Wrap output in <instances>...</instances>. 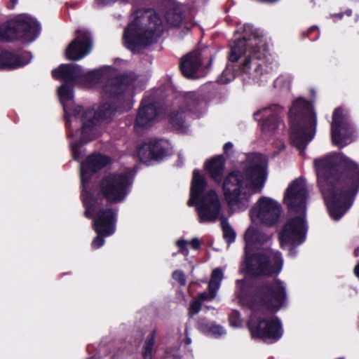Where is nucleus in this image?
Listing matches in <instances>:
<instances>
[{"label":"nucleus","instance_id":"nucleus-1","mask_svg":"<svg viewBox=\"0 0 359 359\" xmlns=\"http://www.w3.org/2000/svg\"><path fill=\"white\" fill-rule=\"evenodd\" d=\"M318 183L330 216L341 218L350 208L359 185V168L341 154L315 160Z\"/></svg>","mask_w":359,"mask_h":359},{"label":"nucleus","instance_id":"nucleus-2","mask_svg":"<svg viewBox=\"0 0 359 359\" xmlns=\"http://www.w3.org/2000/svg\"><path fill=\"white\" fill-rule=\"evenodd\" d=\"M100 77L108 78L102 89V97L106 100L97 111L86 109L81 121V139L90 141L98 136L97 126L102 121L110 119L117 110V103L123 100V94L135 82L137 76L134 73L118 74L114 69L104 72H95L89 74V79L97 81Z\"/></svg>","mask_w":359,"mask_h":359},{"label":"nucleus","instance_id":"nucleus-3","mask_svg":"<svg viewBox=\"0 0 359 359\" xmlns=\"http://www.w3.org/2000/svg\"><path fill=\"white\" fill-rule=\"evenodd\" d=\"M266 163L265 156L250 154L242 169L229 173L224 178L222 189L230 207L245 210L252 195L262 191L267 178Z\"/></svg>","mask_w":359,"mask_h":359},{"label":"nucleus","instance_id":"nucleus-4","mask_svg":"<svg viewBox=\"0 0 359 359\" xmlns=\"http://www.w3.org/2000/svg\"><path fill=\"white\" fill-rule=\"evenodd\" d=\"M163 32L161 19L152 9H138L125 28L123 40L128 48L137 51L155 43Z\"/></svg>","mask_w":359,"mask_h":359},{"label":"nucleus","instance_id":"nucleus-5","mask_svg":"<svg viewBox=\"0 0 359 359\" xmlns=\"http://www.w3.org/2000/svg\"><path fill=\"white\" fill-rule=\"evenodd\" d=\"M262 43V36L259 33L253 29L250 25H244L242 39L236 37L230 45L231 51L229 60L236 62L243 54H247L244 62L241 65L243 73L248 74L250 78L255 81H259L264 74L262 65L256 55L259 50V46Z\"/></svg>","mask_w":359,"mask_h":359},{"label":"nucleus","instance_id":"nucleus-6","mask_svg":"<svg viewBox=\"0 0 359 359\" xmlns=\"http://www.w3.org/2000/svg\"><path fill=\"white\" fill-rule=\"evenodd\" d=\"M289 118L291 142L302 153L315 135L317 125L316 114L309 102L299 98L290 108Z\"/></svg>","mask_w":359,"mask_h":359},{"label":"nucleus","instance_id":"nucleus-7","mask_svg":"<svg viewBox=\"0 0 359 359\" xmlns=\"http://www.w3.org/2000/svg\"><path fill=\"white\" fill-rule=\"evenodd\" d=\"M287 291L285 284L280 279L259 285L248 302L254 312H277L285 305Z\"/></svg>","mask_w":359,"mask_h":359},{"label":"nucleus","instance_id":"nucleus-8","mask_svg":"<svg viewBox=\"0 0 359 359\" xmlns=\"http://www.w3.org/2000/svg\"><path fill=\"white\" fill-rule=\"evenodd\" d=\"M246 267L248 272L255 276H273L278 275L282 269L283 259L279 252L268 250L246 254Z\"/></svg>","mask_w":359,"mask_h":359},{"label":"nucleus","instance_id":"nucleus-9","mask_svg":"<svg viewBox=\"0 0 359 359\" xmlns=\"http://www.w3.org/2000/svg\"><path fill=\"white\" fill-rule=\"evenodd\" d=\"M39 32L40 26L34 20L20 16L0 25V40L9 41L24 39L32 41Z\"/></svg>","mask_w":359,"mask_h":359},{"label":"nucleus","instance_id":"nucleus-10","mask_svg":"<svg viewBox=\"0 0 359 359\" xmlns=\"http://www.w3.org/2000/svg\"><path fill=\"white\" fill-rule=\"evenodd\" d=\"M130 184V176L128 173L109 174L100 181V193L109 203H118L126 197Z\"/></svg>","mask_w":359,"mask_h":359},{"label":"nucleus","instance_id":"nucleus-11","mask_svg":"<svg viewBox=\"0 0 359 359\" xmlns=\"http://www.w3.org/2000/svg\"><path fill=\"white\" fill-rule=\"evenodd\" d=\"M221 202L216 191L210 189L201 195L196 204L198 221L201 223L214 222L220 219Z\"/></svg>","mask_w":359,"mask_h":359},{"label":"nucleus","instance_id":"nucleus-12","mask_svg":"<svg viewBox=\"0 0 359 359\" xmlns=\"http://www.w3.org/2000/svg\"><path fill=\"white\" fill-rule=\"evenodd\" d=\"M281 212L280 204L273 199L266 196L261 197L250 211L252 218L256 217L260 222L269 226L278 222Z\"/></svg>","mask_w":359,"mask_h":359},{"label":"nucleus","instance_id":"nucleus-13","mask_svg":"<svg viewBox=\"0 0 359 359\" xmlns=\"http://www.w3.org/2000/svg\"><path fill=\"white\" fill-rule=\"evenodd\" d=\"M308 191L304 179L297 178L287 187L284 196V202L290 211L306 213V202Z\"/></svg>","mask_w":359,"mask_h":359},{"label":"nucleus","instance_id":"nucleus-14","mask_svg":"<svg viewBox=\"0 0 359 359\" xmlns=\"http://www.w3.org/2000/svg\"><path fill=\"white\" fill-rule=\"evenodd\" d=\"M306 227L303 217H294L286 222L280 231L279 240L281 247L290 244L297 245L302 243L306 236Z\"/></svg>","mask_w":359,"mask_h":359},{"label":"nucleus","instance_id":"nucleus-15","mask_svg":"<svg viewBox=\"0 0 359 359\" xmlns=\"http://www.w3.org/2000/svg\"><path fill=\"white\" fill-rule=\"evenodd\" d=\"M352 133L351 125L341 108L336 109L332 114L331 124L332 140L334 144L342 147Z\"/></svg>","mask_w":359,"mask_h":359},{"label":"nucleus","instance_id":"nucleus-16","mask_svg":"<svg viewBox=\"0 0 359 359\" xmlns=\"http://www.w3.org/2000/svg\"><path fill=\"white\" fill-rule=\"evenodd\" d=\"M117 210L108 205L97 210L93 219L95 230L97 234L112 235L116 229Z\"/></svg>","mask_w":359,"mask_h":359},{"label":"nucleus","instance_id":"nucleus-17","mask_svg":"<svg viewBox=\"0 0 359 359\" xmlns=\"http://www.w3.org/2000/svg\"><path fill=\"white\" fill-rule=\"evenodd\" d=\"M77 36L69 43L65 51V55L70 60H79L87 55L92 48L90 34L84 30H78Z\"/></svg>","mask_w":359,"mask_h":359},{"label":"nucleus","instance_id":"nucleus-18","mask_svg":"<svg viewBox=\"0 0 359 359\" xmlns=\"http://www.w3.org/2000/svg\"><path fill=\"white\" fill-rule=\"evenodd\" d=\"M223 278V273L219 268L215 269L211 274V278L208 283V292H202L198 297L194 299L189 305V311L192 313L199 312L202 303L206 300H211L215 297L217 291L220 286Z\"/></svg>","mask_w":359,"mask_h":359},{"label":"nucleus","instance_id":"nucleus-19","mask_svg":"<svg viewBox=\"0 0 359 359\" xmlns=\"http://www.w3.org/2000/svg\"><path fill=\"white\" fill-rule=\"evenodd\" d=\"M167 142L163 140L151 138L147 140L138 148L137 154L142 162L163 157L167 152Z\"/></svg>","mask_w":359,"mask_h":359},{"label":"nucleus","instance_id":"nucleus-20","mask_svg":"<svg viewBox=\"0 0 359 359\" xmlns=\"http://www.w3.org/2000/svg\"><path fill=\"white\" fill-rule=\"evenodd\" d=\"M160 113V109L156 103L143 101L138 109L135 126L137 128H147L151 126Z\"/></svg>","mask_w":359,"mask_h":359},{"label":"nucleus","instance_id":"nucleus-21","mask_svg":"<svg viewBox=\"0 0 359 359\" xmlns=\"http://www.w3.org/2000/svg\"><path fill=\"white\" fill-rule=\"evenodd\" d=\"M110 162L107 156L95 154L89 156L85 163L81 164V178L83 183L89 179V172H95Z\"/></svg>","mask_w":359,"mask_h":359},{"label":"nucleus","instance_id":"nucleus-22","mask_svg":"<svg viewBox=\"0 0 359 359\" xmlns=\"http://www.w3.org/2000/svg\"><path fill=\"white\" fill-rule=\"evenodd\" d=\"M31 60L29 53H17L4 50L0 53V67L15 69L28 64Z\"/></svg>","mask_w":359,"mask_h":359},{"label":"nucleus","instance_id":"nucleus-23","mask_svg":"<svg viewBox=\"0 0 359 359\" xmlns=\"http://www.w3.org/2000/svg\"><path fill=\"white\" fill-rule=\"evenodd\" d=\"M273 318H266L263 327V341L266 343H275L278 341L283 334V329L280 320L277 316Z\"/></svg>","mask_w":359,"mask_h":359},{"label":"nucleus","instance_id":"nucleus-24","mask_svg":"<svg viewBox=\"0 0 359 359\" xmlns=\"http://www.w3.org/2000/svg\"><path fill=\"white\" fill-rule=\"evenodd\" d=\"M201 65V53L196 50L185 55L181 62L182 74L187 78H191Z\"/></svg>","mask_w":359,"mask_h":359},{"label":"nucleus","instance_id":"nucleus-25","mask_svg":"<svg viewBox=\"0 0 359 359\" xmlns=\"http://www.w3.org/2000/svg\"><path fill=\"white\" fill-rule=\"evenodd\" d=\"M197 329L205 336L215 339H219L226 333L224 327L204 318L198 320Z\"/></svg>","mask_w":359,"mask_h":359},{"label":"nucleus","instance_id":"nucleus-26","mask_svg":"<svg viewBox=\"0 0 359 359\" xmlns=\"http://www.w3.org/2000/svg\"><path fill=\"white\" fill-rule=\"evenodd\" d=\"M55 79H62L69 82L74 81L82 75L79 66L72 64L61 65L58 69L52 72Z\"/></svg>","mask_w":359,"mask_h":359},{"label":"nucleus","instance_id":"nucleus-27","mask_svg":"<svg viewBox=\"0 0 359 359\" xmlns=\"http://www.w3.org/2000/svg\"><path fill=\"white\" fill-rule=\"evenodd\" d=\"M266 316H248L246 323L250 337L252 339H259L263 341V327L265 324Z\"/></svg>","mask_w":359,"mask_h":359},{"label":"nucleus","instance_id":"nucleus-28","mask_svg":"<svg viewBox=\"0 0 359 359\" xmlns=\"http://www.w3.org/2000/svg\"><path fill=\"white\" fill-rule=\"evenodd\" d=\"M212 179L217 183H220L222 179L225 163L222 156L212 158L206 165Z\"/></svg>","mask_w":359,"mask_h":359},{"label":"nucleus","instance_id":"nucleus-29","mask_svg":"<svg viewBox=\"0 0 359 359\" xmlns=\"http://www.w3.org/2000/svg\"><path fill=\"white\" fill-rule=\"evenodd\" d=\"M246 248L253 244H264L271 239V235L260 231L253 227H249L244 235Z\"/></svg>","mask_w":359,"mask_h":359},{"label":"nucleus","instance_id":"nucleus-30","mask_svg":"<svg viewBox=\"0 0 359 359\" xmlns=\"http://www.w3.org/2000/svg\"><path fill=\"white\" fill-rule=\"evenodd\" d=\"M207 185V182L205 177L201 175L199 171L194 170L193 177L191 186V192L194 196L203 195Z\"/></svg>","mask_w":359,"mask_h":359},{"label":"nucleus","instance_id":"nucleus-31","mask_svg":"<svg viewBox=\"0 0 359 359\" xmlns=\"http://www.w3.org/2000/svg\"><path fill=\"white\" fill-rule=\"evenodd\" d=\"M165 19L170 25L177 27L183 19L182 6L180 5H172L165 13Z\"/></svg>","mask_w":359,"mask_h":359},{"label":"nucleus","instance_id":"nucleus-32","mask_svg":"<svg viewBox=\"0 0 359 359\" xmlns=\"http://www.w3.org/2000/svg\"><path fill=\"white\" fill-rule=\"evenodd\" d=\"M156 332L152 330L147 337L142 347V355L143 359H152L154 353V346L155 344Z\"/></svg>","mask_w":359,"mask_h":359},{"label":"nucleus","instance_id":"nucleus-33","mask_svg":"<svg viewBox=\"0 0 359 359\" xmlns=\"http://www.w3.org/2000/svg\"><path fill=\"white\" fill-rule=\"evenodd\" d=\"M170 122L177 130H184L187 128L186 115L183 111L172 112L170 116Z\"/></svg>","mask_w":359,"mask_h":359},{"label":"nucleus","instance_id":"nucleus-34","mask_svg":"<svg viewBox=\"0 0 359 359\" xmlns=\"http://www.w3.org/2000/svg\"><path fill=\"white\" fill-rule=\"evenodd\" d=\"M279 118L276 114H273L263 120L262 130L265 133H270L277 128Z\"/></svg>","mask_w":359,"mask_h":359},{"label":"nucleus","instance_id":"nucleus-35","mask_svg":"<svg viewBox=\"0 0 359 359\" xmlns=\"http://www.w3.org/2000/svg\"><path fill=\"white\" fill-rule=\"evenodd\" d=\"M221 226L223 231L224 238L229 245L233 243L236 238V233L231 227L226 219L222 216L220 217Z\"/></svg>","mask_w":359,"mask_h":359},{"label":"nucleus","instance_id":"nucleus-36","mask_svg":"<svg viewBox=\"0 0 359 359\" xmlns=\"http://www.w3.org/2000/svg\"><path fill=\"white\" fill-rule=\"evenodd\" d=\"M202 99L199 95L195 93H189L185 98V102L188 110L191 111L199 104Z\"/></svg>","mask_w":359,"mask_h":359},{"label":"nucleus","instance_id":"nucleus-37","mask_svg":"<svg viewBox=\"0 0 359 359\" xmlns=\"http://www.w3.org/2000/svg\"><path fill=\"white\" fill-rule=\"evenodd\" d=\"M58 94L61 102L71 100L73 98V89L67 83H65L58 90Z\"/></svg>","mask_w":359,"mask_h":359},{"label":"nucleus","instance_id":"nucleus-38","mask_svg":"<svg viewBox=\"0 0 359 359\" xmlns=\"http://www.w3.org/2000/svg\"><path fill=\"white\" fill-rule=\"evenodd\" d=\"M229 324L235 328H242L246 327L247 320L241 318V316H229Z\"/></svg>","mask_w":359,"mask_h":359},{"label":"nucleus","instance_id":"nucleus-39","mask_svg":"<svg viewBox=\"0 0 359 359\" xmlns=\"http://www.w3.org/2000/svg\"><path fill=\"white\" fill-rule=\"evenodd\" d=\"M189 244L194 249L197 250L200 248L201 243L198 238H194L190 242L185 240H178L177 241V246L180 248V251L182 252L185 246Z\"/></svg>","mask_w":359,"mask_h":359},{"label":"nucleus","instance_id":"nucleus-40","mask_svg":"<svg viewBox=\"0 0 359 359\" xmlns=\"http://www.w3.org/2000/svg\"><path fill=\"white\" fill-rule=\"evenodd\" d=\"M172 278L177 281L181 285L184 286L187 283L186 276L182 271L176 270L172 272Z\"/></svg>","mask_w":359,"mask_h":359},{"label":"nucleus","instance_id":"nucleus-41","mask_svg":"<svg viewBox=\"0 0 359 359\" xmlns=\"http://www.w3.org/2000/svg\"><path fill=\"white\" fill-rule=\"evenodd\" d=\"M104 236L102 234H97V236L94 238V240L92 242V246L94 248H98L101 247L104 243V239L103 238Z\"/></svg>","mask_w":359,"mask_h":359},{"label":"nucleus","instance_id":"nucleus-42","mask_svg":"<svg viewBox=\"0 0 359 359\" xmlns=\"http://www.w3.org/2000/svg\"><path fill=\"white\" fill-rule=\"evenodd\" d=\"M83 203L86 207V211L84 212V215L88 218H93V211L91 210V205L90 203L87 201V198H85L83 200Z\"/></svg>","mask_w":359,"mask_h":359},{"label":"nucleus","instance_id":"nucleus-43","mask_svg":"<svg viewBox=\"0 0 359 359\" xmlns=\"http://www.w3.org/2000/svg\"><path fill=\"white\" fill-rule=\"evenodd\" d=\"M201 196H194L191 193V196H190V198L189 199L188 202H187V205L189 206H193L194 205H196L198 200L200 199Z\"/></svg>","mask_w":359,"mask_h":359},{"label":"nucleus","instance_id":"nucleus-44","mask_svg":"<svg viewBox=\"0 0 359 359\" xmlns=\"http://www.w3.org/2000/svg\"><path fill=\"white\" fill-rule=\"evenodd\" d=\"M184 334H185V338L184 339L183 341H184V344L185 346H188V345L191 344V339L189 336L187 327H186L185 330H184Z\"/></svg>","mask_w":359,"mask_h":359},{"label":"nucleus","instance_id":"nucleus-45","mask_svg":"<svg viewBox=\"0 0 359 359\" xmlns=\"http://www.w3.org/2000/svg\"><path fill=\"white\" fill-rule=\"evenodd\" d=\"M233 149V144L231 142H227L224 145L223 150L225 154H229Z\"/></svg>","mask_w":359,"mask_h":359},{"label":"nucleus","instance_id":"nucleus-46","mask_svg":"<svg viewBox=\"0 0 359 359\" xmlns=\"http://www.w3.org/2000/svg\"><path fill=\"white\" fill-rule=\"evenodd\" d=\"M17 3L18 0H11V4L8 6V8L13 9Z\"/></svg>","mask_w":359,"mask_h":359},{"label":"nucleus","instance_id":"nucleus-47","mask_svg":"<svg viewBox=\"0 0 359 359\" xmlns=\"http://www.w3.org/2000/svg\"><path fill=\"white\" fill-rule=\"evenodd\" d=\"M354 273L355 276L359 278V263L355 266L354 269Z\"/></svg>","mask_w":359,"mask_h":359},{"label":"nucleus","instance_id":"nucleus-48","mask_svg":"<svg viewBox=\"0 0 359 359\" xmlns=\"http://www.w3.org/2000/svg\"><path fill=\"white\" fill-rule=\"evenodd\" d=\"M355 255L356 257L359 255V248L355 250Z\"/></svg>","mask_w":359,"mask_h":359},{"label":"nucleus","instance_id":"nucleus-49","mask_svg":"<svg viewBox=\"0 0 359 359\" xmlns=\"http://www.w3.org/2000/svg\"><path fill=\"white\" fill-rule=\"evenodd\" d=\"M351 13H352V12H351V10H348V11H346V14L347 15H351Z\"/></svg>","mask_w":359,"mask_h":359},{"label":"nucleus","instance_id":"nucleus-50","mask_svg":"<svg viewBox=\"0 0 359 359\" xmlns=\"http://www.w3.org/2000/svg\"><path fill=\"white\" fill-rule=\"evenodd\" d=\"M337 16L339 17V18H341L343 16V13H339L337 15Z\"/></svg>","mask_w":359,"mask_h":359},{"label":"nucleus","instance_id":"nucleus-51","mask_svg":"<svg viewBox=\"0 0 359 359\" xmlns=\"http://www.w3.org/2000/svg\"><path fill=\"white\" fill-rule=\"evenodd\" d=\"M260 112H261V111H258L257 112L255 113L254 116H257Z\"/></svg>","mask_w":359,"mask_h":359},{"label":"nucleus","instance_id":"nucleus-52","mask_svg":"<svg viewBox=\"0 0 359 359\" xmlns=\"http://www.w3.org/2000/svg\"><path fill=\"white\" fill-rule=\"evenodd\" d=\"M80 110H81V107H78L77 109H76V110H75V111H80Z\"/></svg>","mask_w":359,"mask_h":359},{"label":"nucleus","instance_id":"nucleus-53","mask_svg":"<svg viewBox=\"0 0 359 359\" xmlns=\"http://www.w3.org/2000/svg\"><path fill=\"white\" fill-rule=\"evenodd\" d=\"M77 158H78V156H77V154L75 153V154H74V159H77Z\"/></svg>","mask_w":359,"mask_h":359},{"label":"nucleus","instance_id":"nucleus-54","mask_svg":"<svg viewBox=\"0 0 359 359\" xmlns=\"http://www.w3.org/2000/svg\"><path fill=\"white\" fill-rule=\"evenodd\" d=\"M74 118L75 120H77V119H78V118H77V115H76V114H75V115L74 116Z\"/></svg>","mask_w":359,"mask_h":359},{"label":"nucleus","instance_id":"nucleus-55","mask_svg":"<svg viewBox=\"0 0 359 359\" xmlns=\"http://www.w3.org/2000/svg\"><path fill=\"white\" fill-rule=\"evenodd\" d=\"M64 109H65V112H67V109H66V106L65 105H64Z\"/></svg>","mask_w":359,"mask_h":359},{"label":"nucleus","instance_id":"nucleus-56","mask_svg":"<svg viewBox=\"0 0 359 359\" xmlns=\"http://www.w3.org/2000/svg\"><path fill=\"white\" fill-rule=\"evenodd\" d=\"M268 110H269V109L266 108V109H264L262 111H268Z\"/></svg>","mask_w":359,"mask_h":359},{"label":"nucleus","instance_id":"nucleus-57","mask_svg":"<svg viewBox=\"0 0 359 359\" xmlns=\"http://www.w3.org/2000/svg\"><path fill=\"white\" fill-rule=\"evenodd\" d=\"M69 121H69V119H67V125H69Z\"/></svg>","mask_w":359,"mask_h":359},{"label":"nucleus","instance_id":"nucleus-58","mask_svg":"<svg viewBox=\"0 0 359 359\" xmlns=\"http://www.w3.org/2000/svg\"><path fill=\"white\" fill-rule=\"evenodd\" d=\"M336 359H344V358H336Z\"/></svg>","mask_w":359,"mask_h":359}]
</instances>
